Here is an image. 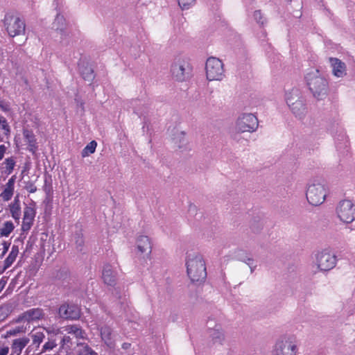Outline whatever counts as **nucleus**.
<instances>
[{
    "label": "nucleus",
    "instance_id": "56",
    "mask_svg": "<svg viewBox=\"0 0 355 355\" xmlns=\"http://www.w3.org/2000/svg\"><path fill=\"white\" fill-rule=\"evenodd\" d=\"M216 325H218V324H216L215 323V321L213 320H209L207 322V328L209 329V326L211 327V328H215V326Z\"/></svg>",
    "mask_w": 355,
    "mask_h": 355
},
{
    "label": "nucleus",
    "instance_id": "13",
    "mask_svg": "<svg viewBox=\"0 0 355 355\" xmlns=\"http://www.w3.org/2000/svg\"><path fill=\"white\" fill-rule=\"evenodd\" d=\"M52 28L60 35V42L63 45H68L69 44V33L66 30L67 24L63 15L57 14L52 24Z\"/></svg>",
    "mask_w": 355,
    "mask_h": 355
},
{
    "label": "nucleus",
    "instance_id": "31",
    "mask_svg": "<svg viewBox=\"0 0 355 355\" xmlns=\"http://www.w3.org/2000/svg\"><path fill=\"white\" fill-rule=\"evenodd\" d=\"M65 331L69 334L75 335L76 338L83 337L84 332L78 325H69L65 327Z\"/></svg>",
    "mask_w": 355,
    "mask_h": 355
},
{
    "label": "nucleus",
    "instance_id": "50",
    "mask_svg": "<svg viewBox=\"0 0 355 355\" xmlns=\"http://www.w3.org/2000/svg\"><path fill=\"white\" fill-rule=\"evenodd\" d=\"M0 108L3 111H8L10 110V105L5 100L0 99Z\"/></svg>",
    "mask_w": 355,
    "mask_h": 355
},
{
    "label": "nucleus",
    "instance_id": "60",
    "mask_svg": "<svg viewBox=\"0 0 355 355\" xmlns=\"http://www.w3.org/2000/svg\"><path fill=\"white\" fill-rule=\"evenodd\" d=\"M80 105L82 107L83 105V102H80Z\"/></svg>",
    "mask_w": 355,
    "mask_h": 355
},
{
    "label": "nucleus",
    "instance_id": "39",
    "mask_svg": "<svg viewBox=\"0 0 355 355\" xmlns=\"http://www.w3.org/2000/svg\"><path fill=\"white\" fill-rule=\"evenodd\" d=\"M13 190L14 189L8 187L4 189L1 195L4 200L8 201L11 199L13 194Z\"/></svg>",
    "mask_w": 355,
    "mask_h": 355
},
{
    "label": "nucleus",
    "instance_id": "58",
    "mask_svg": "<svg viewBox=\"0 0 355 355\" xmlns=\"http://www.w3.org/2000/svg\"><path fill=\"white\" fill-rule=\"evenodd\" d=\"M5 286V282L0 281V292L3 290Z\"/></svg>",
    "mask_w": 355,
    "mask_h": 355
},
{
    "label": "nucleus",
    "instance_id": "48",
    "mask_svg": "<svg viewBox=\"0 0 355 355\" xmlns=\"http://www.w3.org/2000/svg\"><path fill=\"white\" fill-rule=\"evenodd\" d=\"M262 224L258 221L256 224H252L250 227L252 232L258 233L262 229Z\"/></svg>",
    "mask_w": 355,
    "mask_h": 355
},
{
    "label": "nucleus",
    "instance_id": "42",
    "mask_svg": "<svg viewBox=\"0 0 355 355\" xmlns=\"http://www.w3.org/2000/svg\"><path fill=\"white\" fill-rule=\"evenodd\" d=\"M9 308L8 306H1L0 308V320H4L8 315Z\"/></svg>",
    "mask_w": 355,
    "mask_h": 355
},
{
    "label": "nucleus",
    "instance_id": "34",
    "mask_svg": "<svg viewBox=\"0 0 355 355\" xmlns=\"http://www.w3.org/2000/svg\"><path fill=\"white\" fill-rule=\"evenodd\" d=\"M74 239L77 250L80 252L83 251L85 243L83 234L81 233H76L74 236Z\"/></svg>",
    "mask_w": 355,
    "mask_h": 355
},
{
    "label": "nucleus",
    "instance_id": "4",
    "mask_svg": "<svg viewBox=\"0 0 355 355\" xmlns=\"http://www.w3.org/2000/svg\"><path fill=\"white\" fill-rule=\"evenodd\" d=\"M327 191L324 183L319 180H313L308 186L306 197L308 202L313 205L318 206L325 200Z\"/></svg>",
    "mask_w": 355,
    "mask_h": 355
},
{
    "label": "nucleus",
    "instance_id": "59",
    "mask_svg": "<svg viewBox=\"0 0 355 355\" xmlns=\"http://www.w3.org/2000/svg\"><path fill=\"white\" fill-rule=\"evenodd\" d=\"M134 112H135V113H136L137 115H140V114H141L140 112H139V111H138V110H135Z\"/></svg>",
    "mask_w": 355,
    "mask_h": 355
},
{
    "label": "nucleus",
    "instance_id": "15",
    "mask_svg": "<svg viewBox=\"0 0 355 355\" xmlns=\"http://www.w3.org/2000/svg\"><path fill=\"white\" fill-rule=\"evenodd\" d=\"M117 272L110 264H105L102 272L103 282L107 286L114 287L117 282Z\"/></svg>",
    "mask_w": 355,
    "mask_h": 355
},
{
    "label": "nucleus",
    "instance_id": "21",
    "mask_svg": "<svg viewBox=\"0 0 355 355\" xmlns=\"http://www.w3.org/2000/svg\"><path fill=\"white\" fill-rule=\"evenodd\" d=\"M209 336L215 343L222 344L225 340L224 332L220 325H216L215 328L209 326Z\"/></svg>",
    "mask_w": 355,
    "mask_h": 355
},
{
    "label": "nucleus",
    "instance_id": "37",
    "mask_svg": "<svg viewBox=\"0 0 355 355\" xmlns=\"http://www.w3.org/2000/svg\"><path fill=\"white\" fill-rule=\"evenodd\" d=\"M17 256H16L14 254L9 253L8 256L4 261V266H3V270H6L15 261Z\"/></svg>",
    "mask_w": 355,
    "mask_h": 355
},
{
    "label": "nucleus",
    "instance_id": "47",
    "mask_svg": "<svg viewBox=\"0 0 355 355\" xmlns=\"http://www.w3.org/2000/svg\"><path fill=\"white\" fill-rule=\"evenodd\" d=\"M254 18L259 24H263V21L262 20V15L260 10L254 11Z\"/></svg>",
    "mask_w": 355,
    "mask_h": 355
},
{
    "label": "nucleus",
    "instance_id": "25",
    "mask_svg": "<svg viewBox=\"0 0 355 355\" xmlns=\"http://www.w3.org/2000/svg\"><path fill=\"white\" fill-rule=\"evenodd\" d=\"M30 340H32V344L35 346L36 349H38L40 344L43 342L45 338L44 334L42 331H33L28 334Z\"/></svg>",
    "mask_w": 355,
    "mask_h": 355
},
{
    "label": "nucleus",
    "instance_id": "29",
    "mask_svg": "<svg viewBox=\"0 0 355 355\" xmlns=\"http://www.w3.org/2000/svg\"><path fill=\"white\" fill-rule=\"evenodd\" d=\"M77 355H98V354L87 344H82L79 346Z\"/></svg>",
    "mask_w": 355,
    "mask_h": 355
},
{
    "label": "nucleus",
    "instance_id": "17",
    "mask_svg": "<svg viewBox=\"0 0 355 355\" xmlns=\"http://www.w3.org/2000/svg\"><path fill=\"white\" fill-rule=\"evenodd\" d=\"M329 62L332 67L333 73L335 76L340 78L346 74V66L343 62L336 58H330Z\"/></svg>",
    "mask_w": 355,
    "mask_h": 355
},
{
    "label": "nucleus",
    "instance_id": "8",
    "mask_svg": "<svg viewBox=\"0 0 355 355\" xmlns=\"http://www.w3.org/2000/svg\"><path fill=\"white\" fill-rule=\"evenodd\" d=\"M206 75L209 81L220 80L224 76L223 64L220 60L211 57L206 62Z\"/></svg>",
    "mask_w": 355,
    "mask_h": 355
},
{
    "label": "nucleus",
    "instance_id": "7",
    "mask_svg": "<svg viewBox=\"0 0 355 355\" xmlns=\"http://www.w3.org/2000/svg\"><path fill=\"white\" fill-rule=\"evenodd\" d=\"M336 256L327 250L318 252L315 254L313 263L321 272H328L332 270L336 266Z\"/></svg>",
    "mask_w": 355,
    "mask_h": 355
},
{
    "label": "nucleus",
    "instance_id": "24",
    "mask_svg": "<svg viewBox=\"0 0 355 355\" xmlns=\"http://www.w3.org/2000/svg\"><path fill=\"white\" fill-rule=\"evenodd\" d=\"M10 211L12 218L15 220H19L20 216H21V207H20V202H19L18 196H16L13 202L10 204Z\"/></svg>",
    "mask_w": 355,
    "mask_h": 355
},
{
    "label": "nucleus",
    "instance_id": "41",
    "mask_svg": "<svg viewBox=\"0 0 355 355\" xmlns=\"http://www.w3.org/2000/svg\"><path fill=\"white\" fill-rule=\"evenodd\" d=\"M340 137H341L340 140H342L343 143L338 142V141H336V145L338 150H340L343 147L347 148L348 143V140L347 139V137L345 135H341ZM337 140H339V139H337Z\"/></svg>",
    "mask_w": 355,
    "mask_h": 355
},
{
    "label": "nucleus",
    "instance_id": "9",
    "mask_svg": "<svg viewBox=\"0 0 355 355\" xmlns=\"http://www.w3.org/2000/svg\"><path fill=\"white\" fill-rule=\"evenodd\" d=\"M259 122L255 115L251 113L242 114L237 119L236 129L239 132H254Z\"/></svg>",
    "mask_w": 355,
    "mask_h": 355
},
{
    "label": "nucleus",
    "instance_id": "1",
    "mask_svg": "<svg viewBox=\"0 0 355 355\" xmlns=\"http://www.w3.org/2000/svg\"><path fill=\"white\" fill-rule=\"evenodd\" d=\"M285 100L293 114L299 120H303L308 112L307 101L302 91L298 87H293L286 92Z\"/></svg>",
    "mask_w": 355,
    "mask_h": 355
},
{
    "label": "nucleus",
    "instance_id": "45",
    "mask_svg": "<svg viewBox=\"0 0 355 355\" xmlns=\"http://www.w3.org/2000/svg\"><path fill=\"white\" fill-rule=\"evenodd\" d=\"M37 350V349L35 348V346L31 344L26 349L24 355H29L31 352H33V354L37 355L38 354V352H36Z\"/></svg>",
    "mask_w": 355,
    "mask_h": 355
},
{
    "label": "nucleus",
    "instance_id": "44",
    "mask_svg": "<svg viewBox=\"0 0 355 355\" xmlns=\"http://www.w3.org/2000/svg\"><path fill=\"white\" fill-rule=\"evenodd\" d=\"M1 245H2V252L0 254V258H2L6 254V253L8 252V250L10 246V243L7 242V241H3L1 243Z\"/></svg>",
    "mask_w": 355,
    "mask_h": 355
},
{
    "label": "nucleus",
    "instance_id": "36",
    "mask_svg": "<svg viewBox=\"0 0 355 355\" xmlns=\"http://www.w3.org/2000/svg\"><path fill=\"white\" fill-rule=\"evenodd\" d=\"M26 332V327L23 326L20 327H16L12 329H10L7 331L6 336H17L19 334L25 333Z\"/></svg>",
    "mask_w": 355,
    "mask_h": 355
},
{
    "label": "nucleus",
    "instance_id": "32",
    "mask_svg": "<svg viewBox=\"0 0 355 355\" xmlns=\"http://www.w3.org/2000/svg\"><path fill=\"white\" fill-rule=\"evenodd\" d=\"M35 209L34 207L26 206L24 209V220L33 221L35 216Z\"/></svg>",
    "mask_w": 355,
    "mask_h": 355
},
{
    "label": "nucleus",
    "instance_id": "3",
    "mask_svg": "<svg viewBox=\"0 0 355 355\" xmlns=\"http://www.w3.org/2000/svg\"><path fill=\"white\" fill-rule=\"evenodd\" d=\"M187 275L193 282H202L207 277L205 262L198 253L189 254L186 261Z\"/></svg>",
    "mask_w": 355,
    "mask_h": 355
},
{
    "label": "nucleus",
    "instance_id": "57",
    "mask_svg": "<svg viewBox=\"0 0 355 355\" xmlns=\"http://www.w3.org/2000/svg\"><path fill=\"white\" fill-rule=\"evenodd\" d=\"M248 266L250 268L251 273H252L254 271V270H255V268L257 267V265L254 263V260L252 261V263L250 265H248Z\"/></svg>",
    "mask_w": 355,
    "mask_h": 355
},
{
    "label": "nucleus",
    "instance_id": "22",
    "mask_svg": "<svg viewBox=\"0 0 355 355\" xmlns=\"http://www.w3.org/2000/svg\"><path fill=\"white\" fill-rule=\"evenodd\" d=\"M55 336L57 337L58 340H59V350L60 352L64 350L66 352H67L68 350L71 349V347L72 345L71 338L68 336H62V334L59 333L56 334Z\"/></svg>",
    "mask_w": 355,
    "mask_h": 355
},
{
    "label": "nucleus",
    "instance_id": "27",
    "mask_svg": "<svg viewBox=\"0 0 355 355\" xmlns=\"http://www.w3.org/2000/svg\"><path fill=\"white\" fill-rule=\"evenodd\" d=\"M236 258L237 260L242 261L247 265H250L252 263V261H253V258L245 251L239 250L236 252Z\"/></svg>",
    "mask_w": 355,
    "mask_h": 355
},
{
    "label": "nucleus",
    "instance_id": "23",
    "mask_svg": "<svg viewBox=\"0 0 355 355\" xmlns=\"http://www.w3.org/2000/svg\"><path fill=\"white\" fill-rule=\"evenodd\" d=\"M79 70H80V74H81L83 78L85 80L91 83L94 79V78H95L94 71V69L91 67H89L88 65H85V64H80Z\"/></svg>",
    "mask_w": 355,
    "mask_h": 355
},
{
    "label": "nucleus",
    "instance_id": "46",
    "mask_svg": "<svg viewBox=\"0 0 355 355\" xmlns=\"http://www.w3.org/2000/svg\"><path fill=\"white\" fill-rule=\"evenodd\" d=\"M25 189L29 192V193H35L37 191V187L34 184V183L31 182H28L26 183L25 186Z\"/></svg>",
    "mask_w": 355,
    "mask_h": 355
},
{
    "label": "nucleus",
    "instance_id": "12",
    "mask_svg": "<svg viewBox=\"0 0 355 355\" xmlns=\"http://www.w3.org/2000/svg\"><path fill=\"white\" fill-rule=\"evenodd\" d=\"M58 313L62 319L76 320L80 318L81 310L76 304L65 302L60 306Z\"/></svg>",
    "mask_w": 355,
    "mask_h": 355
},
{
    "label": "nucleus",
    "instance_id": "14",
    "mask_svg": "<svg viewBox=\"0 0 355 355\" xmlns=\"http://www.w3.org/2000/svg\"><path fill=\"white\" fill-rule=\"evenodd\" d=\"M44 316V310L41 308L30 309L15 319V322L19 323L21 322H31L35 320H41Z\"/></svg>",
    "mask_w": 355,
    "mask_h": 355
},
{
    "label": "nucleus",
    "instance_id": "54",
    "mask_svg": "<svg viewBox=\"0 0 355 355\" xmlns=\"http://www.w3.org/2000/svg\"><path fill=\"white\" fill-rule=\"evenodd\" d=\"M10 253L14 254L16 256H17V254L19 253V247L17 245H13L12 246V249H11V251H10Z\"/></svg>",
    "mask_w": 355,
    "mask_h": 355
},
{
    "label": "nucleus",
    "instance_id": "28",
    "mask_svg": "<svg viewBox=\"0 0 355 355\" xmlns=\"http://www.w3.org/2000/svg\"><path fill=\"white\" fill-rule=\"evenodd\" d=\"M97 143L93 140L90 141L82 150L81 155L83 157H87L94 153L96 150Z\"/></svg>",
    "mask_w": 355,
    "mask_h": 355
},
{
    "label": "nucleus",
    "instance_id": "40",
    "mask_svg": "<svg viewBox=\"0 0 355 355\" xmlns=\"http://www.w3.org/2000/svg\"><path fill=\"white\" fill-rule=\"evenodd\" d=\"M0 125L3 130H5V135H8L10 133V127L7 123L5 117L0 116Z\"/></svg>",
    "mask_w": 355,
    "mask_h": 355
},
{
    "label": "nucleus",
    "instance_id": "11",
    "mask_svg": "<svg viewBox=\"0 0 355 355\" xmlns=\"http://www.w3.org/2000/svg\"><path fill=\"white\" fill-rule=\"evenodd\" d=\"M336 213L341 221L350 223L355 220V205L348 200L340 201L337 207Z\"/></svg>",
    "mask_w": 355,
    "mask_h": 355
},
{
    "label": "nucleus",
    "instance_id": "33",
    "mask_svg": "<svg viewBox=\"0 0 355 355\" xmlns=\"http://www.w3.org/2000/svg\"><path fill=\"white\" fill-rule=\"evenodd\" d=\"M15 158L11 157H8V158H6L5 159V161L3 162V164L6 165V173H8V174H10L13 169H14V167L15 166Z\"/></svg>",
    "mask_w": 355,
    "mask_h": 355
},
{
    "label": "nucleus",
    "instance_id": "51",
    "mask_svg": "<svg viewBox=\"0 0 355 355\" xmlns=\"http://www.w3.org/2000/svg\"><path fill=\"white\" fill-rule=\"evenodd\" d=\"M15 181V176H12V178H10L8 180V181L6 184V187L14 189Z\"/></svg>",
    "mask_w": 355,
    "mask_h": 355
},
{
    "label": "nucleus",
    "instance_id": "26",
    "mask_svg": "<svg viewBox=\"0 0 355 355\" xmlns=\"http://www.w3.org/2000/svg\"><path fill=\"white\" fill-rule=\"evenodd\" d=\"M58 338L55 336L54 338L49 339L47 342L44 343V345L42 346V350L37 354V355H41L42 354L49 352L52 349H53L55 347L58 346L59 343H57Z\"/></svg>",
    "mask_w": 355,
    "mask_h": 355
},
{
    "label": "nucleus",
    "instance_id": "18",
    "mask_svg": "<svg viewBox=\"0 0 355 355\" xmlns=\"http://www.w3.org/2000/svg\"><path fill=\"white\" fill-rule=\"evenodd\" d=\"M102 340L109 348H114L115 343L112 335V329L109 326H103L100 329Z\"/></svg>",
    "mask_w": 355,
    "mask_h": 355
},
{
    "label": "nucleus",
    "instance_id": "20",
    "mask_svg": "<svg viewBox=\"0 0 355 355\" xmlns=\"http://www.w3.org/2000/svg\"><path fill=\"white\" fill-rule=\"evenodd\" d=\"M137 245L138 250L142 253L149 255L151 253L152 246L149 238L147 236H140L137 239Z\"/></svg>",
    "mask_w": 355,
    "mask_h": 355
},
{
    "label": "nucleus",
    "instance_id": "38",
    "mask_svg": "<svg viewBox=\"0 0 355 355\" xmlns=\"http://www.w3.org/2000/svg\"><path fill=\"white\" fill-rule=\"evenodd\" d=\"M178 4H179L180 7L182 10L189 9L191 6H192L195 3V1H196V0H178Z\"/></svg>",
    "mask_w": 355,
    "mask_h": 355
},
{
    "label": "nucleus",
    "instance_id": "10",
    "mask_svg": "<svg viewBox=\"0 0 355 355\" xmlns=\"http://www.w3.org/2000/svg\"><path fill=\"white\" fill-rule=\"evenodd\" d=\"M297 350L296 341L292 337L282 338L275 344L276 355H296Z\"/></svg>",
    "mask_w": 355,
    "mask_h": 355
},
{
    "label": "nucleus",
    "instance_id": "5",
    "mask_svg": "<svg viewBox=\"0 0 355 355\" xmlns=\"http://www.w3.org/2000/svg\"><path fill=\"white\" fill-rule=\"evenodd\" d=\"M171 72L177 81H186L191 76L192 67L187 59L178 58L172 63Z\"/></svg>",
    "mask_w": 355,
    "mask_h": 355
},
{
    "label": "nucleus",
    "instance_id": "16",
    "mask_svg": "<svg viewBox=\"0 0 355 355\" xmlns=\"http://www.w3.org/2000/svg\"><path fill=\"white\" fill-rule=\"evenodd\" d=\"M30 342L29 337L23 336L12 340L11 343V354L10 355H20L22 352L23 349Z\"/></svg>",
    "mask_w": 355,
    "mask_h": 355
},
{
    "label": "nucleus",
    "instance_id": "30",
    "mask_svg": "<svg viewBox=\"0 0 355 355\" xmlns=\"http://www.w3.org/2000/svg\"><path fill=\"white\" fill-rule=\"evenodd\" d=\"M14 225L11 221H6L0 229L1 236H8L14 230Z\"/></svg>",
    "mask_w": 355,
    "mask_h": 355
},
{
    "label": "nucleus",
    "instance_id": "52",
    "mask_svg": "<svg viewBox=\"0 0 355 355\" xmlns=\"http://www.w3.org/2000/svg\"><path fill=\"white\" fill-rule=\"evenodd\" d=\"M6 150V147L4 145H0V160L3 158Z\"/></svg>",
    "mask_w": 355,
    "mask_h": 355
},
{
    "label": "nucleus",
    "instance_id": "49",
    "mask_svg": "<svg viewBox=\"0 0 355 355\" xmlns=\"http://www.w3.org/2000/svg\"><path fill=\"white\" fill-rule=\"evenodd\" d=\"M67 276V272L65 270H59L55 277L57 278V279H65Z\"/></svg>",
    "mask_w": 355,
    "mask_h": 355
},
{
    "label": "nucleus",
    "instance_id": "35",
    "mask_svg": "<svg viewBox=\"0 0 355 355\" xmlns=\"http://www.w3.org/2000/svg\"><path fill=\"white\" fill-rule=\"evenodd\" d=\"M112 294L119 299L122 307L125 309V306L127 305L126 297L125 296L123 297L121 296L119 288H114Z\"/></svg>",
    "mask_w": 355,
    "mask_h": 355
},
{
    "label": "nucleus",
    "instance_id": "2",
    "mask_svg": "<svg viewBox=\"0 0 355 355\" xmlns=\"http://www.w3.org/2000/svg\"><path fill=\"white\" fill-rule=\"evenodd\" d=\"M306 84L318 100L325 98L328 92V82L318 69H311L305 76Z\"/></svg>",
    "mask_w": 355,
    "mask_h": 355
},
{
    "label": "nucleus",
    "instance_id": "19",
    "mask_svg": "<svg viewBox=\"0 0 355 355\" xmlns=\"http://www.w3.org/2000/svg\"><path fill=\"white\" fill-rule=\"evenodd\" d=\"M23 135L25 141L28 144L27 149L33 154H35L37 150L38 146L37 145L35 136L33 131L25 129L23 131Z\"/></svg>",
    "mask_w": 355,
    "mask_h": 355
},
{
    "label": "nucleus",
    "instance_id": "43",
    "mask_svg": "<svg viewBox=\"0 0 355 355\" xmlns=\"http://www.w3.org/2000/svg\"><path fill=\"white\" fill-rule=\"evenodd\" d=\"M33 221H29L23 219V223L21 225V230L23 232H27L28 231L31 226L33 225Z\"/></svg>",
    "mask_w": 355,
    "mask_h": 355
},
{
    "label": "nucleus",
    "instance_id": "6",
    "mask_svg": "<svg viewBox=\"0 0 355 355\" xmlns=\"http://www.w3.org/2000/svg\"><path fill=\"white\" fill-rule=\"evenodd\" d=\"M3 24L8 34L12 37L25 33V21L17 15L7 13L3 19Z\"/></svg>",
    "mask_w": 355,
    "mask_h": 355
},
{
    "label": "nucleus",
    "instance_id": "55",
    "mask_svg": "<svg viewBox=\"0 0 355 355\" xmlns=\"http://www.w3.org/2000/svg\"><path fill=\"white\" fill-rule=\"evenodd\" d=\"M9 352V348L8 347H4L0 349V355H8Z\"/></svg>",
    "mask_w": 355,
    "mask_h": 355
},
{
    "label": "nucleus",
    "instance_id": "53",
    "mask_svg": "<svg viewBox=\"0 0 355 355\" xmlns=\"http://www.w3.org/2000/svg\"><path fill=\"white\" fill-rule=\"evenodd\" d=\"M196 209H197L196 206L195 205L191 204L189 207L188 211L190 214H193L196 213Z\"/></svg>",
    "mask_w": 355,
    "mask_h": 355
}]
</instances>
